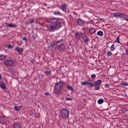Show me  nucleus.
Returning a JSON list of instances; mask_svg holds the SVG:
<instances>
[{"mask_svg":"<svg viewBox=\"0 0 128 128\" xmlns=\"http://www.w3.org/2000/svg\"><path fill=\"white\" fill-rule=\"evenodd\" d=\"M12 48H14V46H12V44H8V48L9 49Z\"/></svg>","mask_w":128,"mask_h":128,"instance_id":"30","label":"nucleus"},{"mask_svg":"<svg viewBox=\"0 0 128 128\" xmlns=\"http://www.w3.org/2000/svg\"><path fill=\"white\" fill-rule=\"evenodd\" d=\"M82 86H86V82H82Z\"/></svg>","mask_w":128,"mask_h":128,"instance_id":"38","label":"nucleus"},{"mask_svg":"<svg viewBox=\"0 0 128 128\" xmlns=\"http://www.w3.org/2000/svg\"><path fill=\"white\" fill-rule=\"evenodd\" d=\"M89 32H90V34H94V32H96V29L92 28L89 30Z\"/></svg>","mask_w":128,"mask_h":128,"instance_id":"20","label":"nucleus"},{"mask_svg":"<svg viewBox=\"0 0 128 128\" xmlns=\"http://www.w3.org/2000/svg\"><path fill=\"white\" fill-rule=\"evenodd\" d=\"M68 110L66 108H63L60 111V116L63 118H68Z\"/></svg>","mask_w":128,"mask_h":128,"instance_id":"5","label":"nucleus"},{"mask_svg":"<svg viewBox=\"0 0 128 128\" xmlns=\"http://www.w3.org/2000/svg\"><path fill=\"white\" fill-rule=\"evenodd\" d=\"M14 50H16V52H18L19 54H22V52H24V48L20 47H16L14 49Z\"/></svg>","mask_w":128,"mask_h":128,"instance_id":"11","label":"nucleus"},{"mask_svg":"<svg viewBox=\"0 0 128 128\" xmlns=\"http://www.w3.org/2000/svg\"><path fill=\"white\" fill-rule=\"evenodd\" d=\"M82 30H84V28H82Z\"/></svg>","mask_w":128,"mask_h":128,"instance_id":"49","label":"nucleus"},{"mask_svg":"<svg viewBox=\"0 0 128 128\" xmlns=\"http://www.w3.org/2000/svg\"><path fill=\"white\" fill-rule=\"evenodd\" d=\"M122 110H124V112L126 111V108H124Z\"/></svg>","mask_w":128,"mask_h":128,"instance_id":"47","label":"nucleus"},{"mask_svg":"<svg viewBox=\"0 0 128 128\" xmlns=\"http://www.w3.org/2000/svg\"><path fill=\"white\" fill-rule=\"evenodd\" d=\"M22 106H16L14 107V110H16V112H18L20 108H22Z\"/></svg>","mask_w":128,"mask_h":128,"instance_id":"23","label":"nucleus"},{"mask_svg":"<svg viewBox=\"0 0 128 128\" xmlns=\"http://www.w3.org/2000/svg\"><path fill=\"white\" fill-rule=\"evenodd\" d=\"M126 54H128V49L126 50Z\"/></svg>","mask_w":128,"mask_h":128,"instance_id":"45","label":"nucleus"},{"mask_svg":"<svg viewBox=\"0 0 128 128\" xmlns=\"http://www.w3.org/2000/svg\"><path fill=\"white\" fill-rule=\"evenodd\" d=\"M100 86H96V90H100Z\"/></svg>","mask_w":128,"mask_h":128,"instance_id":"40","label":"nucleus"},{"mask_svg":"<svg viewBox=\"0 0 128 128\" xmlns=\"http://www.w3.org/2000/svg\"><path fill=\"white\" fill-rule=\"evenodd\" d=\"M84 33L82 32H78L76 33V38L77 40H80V38H84V36H85Z\"/></svg>","mask_w":128,"mask_h":128,"instance_id":"6","label":"nucleus"},{"mask_svg":"<svg viewBox=\"0 0 128 128\" xmlns=\"http://www.w3.org/2000/svg\"><path fill=\"white\" fill-rule=\"evenodd\" d=\"M6 60V56L4 54H0V60Z\"/></svg>","mask_w":128,"mask_h":128,"instance_id":"22","label":"nucleus"},{"mask_svg":"<svg viewBox=\"0 0 128 128\" xmlns=\"http://www.w3.org/2000/svg\"><path fill=\"white\" fill-rule=\"evenodd\" d=\"M116 50V48H114V44H112L110 47V50L111 52H114Z\"/></svg>","mask_w":128,"mask_h":128,"instance_id":"26","label":"nucleus"},{"mask_svg":"<svg viewBox=\"0 0 128 128\" xmlns=\"http://www.w3.org/2000/svg\"><path fill=\"white\" fill-rule=\"evenodd\" d=\"M90 82V80H89L88 82H86V84L88 86V83Z\"/></svg>","mask_w":128,"mask_h":128,"instance_id":"42","label":"nucleus"},{"mask_svg":"<svg viewBox=\"0 0 128 128\" xmlns=\"http://www.w3.org/2000/svg\"><path fill=\"white\" fill-rule=\"evenodd\" d=\"M97 20H103L104 19L103 18H100V17H97V18H96Z\"/></svg>","mask_w":128,"mask_h":128,"instance_id":"36","label":"nucleus"},{"mask_svg":"<svg viewBox=\"0 0 128 128\" xmlns=\"http://www.w3.org/2000/svg\"><path fill=\"white\" fill-rule=\"evenodd\" d=\"M2 79V75L0 74V80Z\"/></svg>","mask_w":128,"mask_h":128,"instance_id":"48","label":"nucleus"},{"mask_svg":"<svg viewBox=\"0 0 128 128\" xmlns=\"http://www.w3.org/2000/svg\"><path fill=\"white\" fill-rule=\"evenodd\" d=\"M53 14L54 16H62V13H60V11H54Z\"/></svg>","mask_w":128,"mask_h":128,"instance_id":"16","label":"nucleus"},{"mask_svg":"<svg viewBox=\"0 0 128 128\" xmlns=\"http://www.w3.org/2000/svg\"><path fill=\"white\" fill-rule=\"evenodd\" d=\"M66 100H68V102L70 100H72V99L71 98H68V97H66Z\"/></svg>","mask_w":128,"mask_h":128,"instance_id":"31","label":"nucleus"},{"mask_svg":"<svg viewBox=\"0 0 128 128\" xmlns=\"http://www.w3.org/2000/svg\"><path fill=\"white\" fill-rule=\"evenodd\" d=\"M76 22H77V24H78V26H84V24H86V22H84V20L80 18H78Z\"/></svg>","mask_w":128,"mask_h":128,"instance_id":"7","label":"nucleus"},{"mask_svg":"<svg viewBox=\"0 0 128 128\" xmlns=\"http://www.w3.org/2000/svg\"><path fill=\"white\" fill-rule=\"evenodd\" d=\"M97 34L98 36H104V32H102V31L100 30L97 32Z\"/></svg>","mask_w":128,"mask_h":128,"instance_id":"21","label":"nucleus"},{"mask_svg":"<svg viewBox=\"0 0 128 128\" xmlns=\"http://www.w3.org/2000/svg\"><path fill=\"white\" fill-rule=\"evenodd\" d=\"M62 42V38L58 40V38L56 42H52L50 44V48H54V46H56V44H60V42Z\"/></svg>","mask_w":128,"mask_h":128,"instance_id":"8","label":"nucleus"},{"mask_svg":"<svg viewBox=\"0 0 128 128\" xmlns=\"http://www.w3.org/2000/svg\"><path fill=\"white\" fill-rule=\"evenodd\" d=\"M12 69H10V70H9V72H12Z\"/></svg>","mask_w":128,"mask_h":128,"instance_id":"44","label":"nucleus"},{"mask_svg":"<svg viewBox=\"0 0 128 128\" xmlns=\"http://www.w3.org/2000/svg\"><path fill=\"white\" fill-rule=\"evenodd\" d=\"M32 22H34V20H32L30 22V24H32Z\"/></svg>","mask_w":128,"mask_h":128,"instance_id":"41","label":"nucleus"},{"mask_svg":"<svg viewBox=\"0 0 128 128\" xmlns=\"http://www.w3.org/2000/svg\"><path fill=\"white\" fill-rule=\"evenodd\" d=\"M105 88H110V84H105Z\"/></svg>","mask_w":128,"mask_h":128,"instance_id":"35","label":"nucleus"},{"mask_svg":"<svg viewBox=\"0 0 128 128\" xmlns=\"http://www.w3.org/2000/svg\"><path fill=\"white\" fill-rule=\"evenodd\" d=\"M95 90H96V89H95Z\"/></svg>","mask_w":128,"mask_h":128,"instance_id":"51","label":"nucleus"},{"mask_svg":"<svg viewBox=\"0 0 128 128\" xmlns=\"http://www.w3.org/2000/svg\"><path fill=\"white\" fill-rule=\"evenodd\" d=\"M102 84V80H98L96 81V86H100Z\"/></svg>","mask_w":128,"mask_h":128,"instance_id":"25","label":"nucleus"},{"mask_svg":"<svg viewBox=\"0 0 128 128\" xmlns=\"http://www.w3.org/2000/svg\"><path fill=\"white\" fill-rule=\"evenodd\" d=\"M67 6H68L66 4H64L63 5H60V8L63 12H64L66 10Z\"/></svg>","mask_w":128,"mask_h":128,"instance_id":"12","label":"nucleus"},{"mask_svg":"<svg viewBox=\"0 0 128 128\" xmlns=\"http://www.w3.org/2000/svg\"><path fill=\"white\" fill-rule=\"evenodd\" d=\"M121 86H128V83L123 82L121 84Z\"/></svg>","mask_w":128,"mask_h":128,"instance_id":"29","label":"nucleus"},{"mask_svg":"<svg viewBox=\"0 0 128 128\" xmlns=\"http://www.w3.org/2000/svg\"><path fill=\"white\" fill-rule=\"evenodd\" d=\"M63 86L64 83H62V82L60 81L56 82L54 86V94L56 96L60 94V92Z\"/></svg>","mask_w":128,"mask_h":128,"instance_id":"4","label":"nucleus"},{"mask_svg":"<svg viewBox=\"0 0 128 128\" xmlns=\"http://www.w3.org/2000/svg\"><path fill=\"white\" fill-rule=\"evenodd\" d=\"M98 22H100V21H98V22H96V24H98Z\"/></svg>","mask_w":128,"mask_h":128,"instance_id":"50","label":"nucleus"},{"mask_svg":"<svg viewBox=\"0 0 128 128\" xmlns=\"http://www.w3.org/2000/svg\"><path fill=\"white\" fill-rule=\"evenodd\" d=\"M66 88H68L69 90H70V92H74V88H72V86H70L67 85Z\"/></svg>","mask_w":128,"mask_h":128,"instance_id":"19","label":"nucleus"},{"mask_svg":"<svg viewBox=\"0 0 128 128\" xmlns=\"http://www.w3.org/2000/svg\"><path fill=\"white\" fill-rule=\"evenodd\" d=\"M107 56H112V53L110 52V51H108L107 52Z\"/></svg>","mask_w":128,"mask_h":128,"instance_id":"28","label":"nucleus"},{"mask_svg":"<svg viewBox=\"0 0 128 128\" xmlns=\"http://www.w3.org/2000/svg\"><path fill=\"white\" fill-rule=\"evenodd\" d=\"M96 74H92V76H91V78H96Z\"/></svg>","mask_w":128,"mask_h":128,"instance_id":"32","label":"nucleus"},{"mask_svg":"<svg viewBox=\"0 0 128 128\" xmlns=\"http://www.w3.org/2000/svg\"><path fill=\"white\" fill-rule=\"evenodd\" d=\"M114 18H120L122 22L126 24V21L128 20V16L122 12H115L112 14Z\"/></svg>","mask_w":128,"mask_h":128,"instance_id":"3","label":"nucleus"},{"mask_svg":"<svg viewBox=\"0 0 128 128\" xmlns=\"http://www.w3.org/2000/svg\"><path fill=\"white\" fill-rule=\"evenodd\" d=\"M58 50L60 52H66V45L64 44H61L58 46Z\"/></svg>","mask_w":128,"mask_h":128,"instance_id":"10","label":"nucleus"},{"mask_svg":"<svg viewBox=\"0 0 128 128\" xmlns=\"http://www.w3.org/2000/svg\"><path fill=\"white\" fill-rule=\"evenodd\" d=\"M4 64L11 66L14 64V61L12 60H6L4 62Z\"/></svg>","mask_w":128,"mask_h":128,"instance_id":"9","label":"nucleus"},{"mask_svg":"<svg viewBox=\"0 0 128 128\" xmlns=\"http://www.w3.org/2000/svg\"><path fill=\"white\" fill-rule=\"evenodd\" d=\"M51 72L52 71L50 70H46L44 72V74H46V76H48V74H50Z\"/></svg>","mask_w":128,"mask_h":128,"instance_id":"27","label":"nucleus"},{"mask_svg":"<svg viewBox=\"0 0 128 128\" xmlns=\"http://www.w3.org/2000/svg\"><path fill=\"white\" fill-rule=\"evenodd\" d=\"M2 117L0 116V122H2Z\"/></svg>","mask_w":128,"mask_h":128,"instance_id":"46","label":"nucleus"},{"mask_svg":"<svg viewBox=\"0 0 128 128\" xmlns=\"http://www.w3.org/2000/svg\"><path fill=\"white\" fill-rule=\"evenodd\" d=\"M13 126L14 128H20V122H14Z\"/></svg>","mask_w":128,"mask_h":128,"instance_id":"13","label":"nucleus"},{"mask_svg":"<svg viewBox=\"0 0 128 128\" xmlns=\"http://www.w3.org/2000/svg\"><path fill=\"white\" fill-rule=\"evenodd\" d=\"M7 28H16V25L14 24H8L6 25Z\"/></svg>","mask_w":128,"mask_h":128,"instance_id":"15","label":"nucleus"},{"mask_svg":"<svg viewBox=\"0 0 128 128\" xmlns=\"http://www.w3.org/2000/svg\"><path fill=\"white\" fill-rule=\"evenodd\" d=\"M45 96H48L50 94V93L46 92L44 93Z\"/></svg>","mask_w":128,"mask_h":128,"instance_id":"43","label":"nucleus"},{"mask_svg":"<svg viewBox=\"0 0 128 128\" xmlns=\"http://www.w3.org/2000/svg\"><path fill=\"white\" fill-rule=\"evenodd\" d=\"M83 40H84V44H88V42H90V39L86 37L85 38L84 37V38H83Z\"/></svg>","mask_w":128,"mask_h":128,"instance_id":"17","label":"nucleus"},{"mask_svg":"<svg viewBox=\"0 0 128 128\" xmlns=\"http://www.w3.org/2000/svg\"><path fill=\"white\" fill-rule=\"evenodd\" d=\"M49 20L51 24L48 27L47 30L50 32L58 30L62 28L64 24V21L58 18H50Z\"/></svg>","mask_w":128,"mask_h":128,"instance_id":"2","label":"nucleus"},{"mask_svg":"<svg viewBox=\"0 0 128 128\" xmlns=\"http://www.w3.org/2000/svg\"><path fill=\"white\" fill-rule=\"evenodd\" d=\"M125 96H126V98H128V90L126 92L125 94Z\"/></svg>","mask_w":128,"mask_h":128,"instance_id":"34","label":"nucleus"},{"mask_svg":"<svg viewBox=\"0 0 128 128\" xmlns=\"http://www.w3.org/2000/svg\"><path fill=\"white\" fill-rule=\"evenodd\" d=\"M90 24H94V20H91L90 21Z\"/></svg>","mask_w":128,"mask_h":128,"instance_id":"39","label":"nucleus"},{"mask_svg":"<svg viewBox=\"0 0 128 128\" xmlns=\"http://www.w3.org/2000/svg\"><path fill=\"white\" fill-rule=\"evenodd\" d=\"M116 40L118 42L120 43V37L118 36L116 38Z\"/></svg>","mask_w":128,"mask_h":128,"instance_id":"37","label":"nucleus"},{"mask_svg":"<svg viewBox=\"0 0 128 128\" xmlns=\"http://www.w3.org/2000/svg\"><path fill=\"white\" fill-rule=\"evenodd\" d=\"M103 102H104V99L102 98H100L98 100V103L99 104H103Z\"/></svg>","mask_w":128,"mask_h":128,"instance_id":"24","label":"nucleus"},{"mask_svg":"<svg viewBox=\"0 0 128 128\" xmlns=\"http://www.w3.org/2000/svg\"><path fill=\"white\" fill-rule=\"evenodd\" d=\"M0 88H1L3 90H4L6 88V84H4L2 82H0Z\"/></svg>","mask_w":128,"mask_h":128,"instance_id":"14","label":"nucleus"},{"mask_svg":"<svg viewBox=\"0 0 128 128\" xmlns=\"http://www.w3.org/2000/svg\"><path fill=\"white\" fill-rule=\"evenodd\" d=\"M88 86H90V88H92L93 86H96V82H95L94 84V83L89 82Z\"/></svg>","mask_w":128,"mask_h":128,"instance_id":"18","label":"nucleus"},{"mask_svg":"<svg viewBox=\"0 0 128 128\" xmlns=\"http://www.w3.org/2000/svg\"><path fill=\"white\" fill-rule=\"evenodd\" d=\"M49 20L51 24L48 27L47 30L50 32L58 30L62 28L64 24V21L58 18H50Z\"/></svg>","mask_w":128,"mask_h":128,"instance_id":"1","label":"nucleus"},{"mask_svg":"<svg viewBox=\"0 0 128 128\" xmlns=\"http://www.w3.org/2000/svg\"><path fill=\"white\" fill-rule=\"evenodd\" d=\"M22 40H25V42H26V36L22 37Z\"/></svg>","mask_w":128,"mask_h":128,"instance_id":"33","label":"nucleus"}]
</instances>
